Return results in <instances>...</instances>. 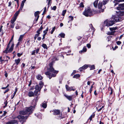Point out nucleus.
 Instances as JSON below:
<instances>
[{
	"label": "nucleus",
	"mask_w": 124,
	"mask_h": 124,
	"mask_svg": "<svg viewBox=\"0 0 124 124\" xmlns=\"http://www.w3.org/2000/svg\"><path fill=\"white\" fill-rule=\"evenodd\" d=\"M54 62V61L50 63L49 64V67L47 68L48 71L45 72V74L47 76V77L50 79L52 77H55L56 76V74L58 73L59 71L56 70L54 69L53 65Z\"/></svg>",
	"instance_id": "nucleus-1"
},
{
	"label": "nucleus",
	"mask_w": 124,
	"mask_h": 124,
	"mask_svg": "<svg viewBox=\"0 0 124 124\" xmlns=\"http://www.w3.org/2000/svg\"><path fill=\"white\" fill-rule=\"evenodd\" d=\"M100 12L94 10H92L90 7H87L85 9L83 14L86 17H91L94 14L99 13Z\"/></svg>",
	"instance_id": "nucleus-2"
},
{
	"label": "nucleus",
	"mask_w": 124,
	"mask_h": 124,
	"mask_svg": "<svg viewBox=\"0 0 124 124\" xmlns=\"http://www.w3.org/2000/svg\"><path fill=\"white\" fill-rule=\"evenodd\" d=\"M32 106L26 108L25 110L20 111L19 112V113L20 115H29L32 112Z\"/></svg>",
	"instance_id": "nucleus-3"
},
{
	"label": "nucleus",
	"mask_w": 124,
	"mask_h": 124,
	"mask_svg": "<svg viewBox=\"0 0 124 124\" xmlns=\"http://www.w3.org/2000/svg\"><path fill=\"white\" fill-rule=\"evenodd\" d=\"M29 116H24L21 115H19L17 117L19 120V121L22 124L26 122V120L28 118Z\"/></svg>",
	"instance_id": "nucleus-4"
},
{
	"label": "nucleus",
	"mask_w": 124,
	"mask_h": 124,
	"mask_svg": "<svg viewBox=\"0 0 124 124\" xmlns=\"http://www.w3.org/2000/svg\"><path fill=\"white\" fill-rule=\"evenodd\" d=\"M115 21L113 18L109 20H107L105 21L104 24L105 25L109 27L113 25L115 23Z\"/></svg>",
	"instance_id": "nucleus-5"
},
{
	"label": "nucleus",
	"mask_w": 124,
	"mask_h": 124,
	"mask_svg": "<svg viewBox=\"0 0 124 124\" xmlns=\"http://www.w3.org/2000/svg\"><path fill=\"white\" fill-rule=\"evenodd\" d=\"M98 8L100 9L99 11H98L100 12L99 13H101V12H103L104 9L105 8V6L102 5V2L101 1H99V2L98 5Z\"/></svg>",
	"instance_id": "nucleus-6"
},
{
	"label": "nucleus",
	"mask_w": 124,
	"mask_h": 124,
	"mask_svg": "<svg viewBox=\"0 0 124 124\" xmlns=\"http://www.w3.org/2000/svg\"><path fill=\"white\" fill-rule=\"evenodd\" d=\"M116 22L120 21L123 20V18H122L120 16H115L114 17L112 18Z\"/></svg>",
	"instance_id": "nucleus-7"
},
{
	"label": "nucleus",
	"mask_w": 124,
	"mask_h": 124,
	"mask_svg": "<svg viewBox=\"0 0 124 124\" xmlns=\"http://www.w3.org/2000/svg\"><path fill=\"white\" fill-rule=\"evenodd\" d=\"M40 12L39 11H37L35 12L34 13L35 16L36 17H37V18L34 21V22H35V23H36L38 21L39 17V14H40Z\"/></svg>",
	"instance_id": "nucleus-8"
},
{
	"label": "nucleus",
	"mask_w": 124,
	"mask_h": 124,
	"mask_svg": "<svg viewBox=\"0 0 124 124\" xmlns=\"http://www.w3.org/2000/svg\"><path fill=\"white\" fill-rule=\"evenodd\" d=\"M65 87L67 91H70L72 90L74 91L75 90L74 89V87H69L67 85H65Z\"/></svg>",
	"instance_id": "nucleus-9"
},
{
	"label": "nucleus",
	"mask_w": 124,
	"mask_h": 124,
	"mask_svg": "<svg viewBox=\"0 0 124 124\" xmlns=\"http://www.w3.org/2000/svg\"><path fill=\"white\" fill-rule=\"evenodd\" d=\"M21 60L19 59H16L15 60V63H14L13 64V66L15 65L16 64V65L15 66V68H17L18 67L17 65L20 63V61Z\"/></svg>",
	"instance_id": "nucleus-10"
},
{
	"label": "nucleus",
	"mask_w": 124,
	"mask_h": 124,
	"mask_svg": "<svg viewBox=\"0 0 124 124\" xmlns=\"http://www.w3.org/2000/svg\"><path fill=\"white\" fill-rule=\"evenodd\" d=\"M38 99V96L37 97L35 98L32 101V103L34 104L33 107L35 108V106L36 105L37 103V102Z\"/></svg>",
	"instance_id": "nucleus-11"
},
{
	"label": "nucleus",
	"mask_w": 124,
	"mask_h": 124,
	"mask_svg": "<svg viewBox=\"0 0 124 124\" xmlns=\"http://www.w3.org/2000/svg\"><path fill=\"white\" fill-rule=\"evenodd\" d=\"M18 121L17 120H13L7 122L6 124H18Z\"/></svg>",
	"instance_id": "nucleus-12"
},
{
	"label": "nucleus",
	"mask_w": 124,
	"mask_h": 124,
	"mask_svg": "<svg viewBox=\"0 0 124 124\" xmlns=\"http://www.w3.org/2000/svg\"><path fill=\"white\" fill-rule=\"evenodd\" d=\"M124 1V0H115L113 1V3H115L114 6H116L118 4V2Z\"/></svg>",
	"instance_id": "nucleus-13"
},
{
	"label": "nucleus",
	"mask_w": 124,
	"mask_h": 124,
	"mask_svg": "<svg viewBox=\"0 0 124 124\" xmlns=\"http://www.w3.org/2000/svg\"><path fill=\"white\" fill-rule=\"evenodd\" d=\"M64 96L69 101L72 100L73 98V95L69 96L67 94H64Z\"/></svg>",
	"instance_id": "nucleus-14"
},
{
	"label": "nucleus",
	"mask_w": 124,
	"mask_h": 124,
	"mask_svg": "<svg viewBox=\"0 0 124 124\" xmlns=\"http://www.w3.org/2000/svg\"><path fill=\"white\" fill-rule=\"evenodd\" d=\"M88 67V66L87 65H84L83 66L80 68L79 69V70L80 71H81L83 70H84L85 69H86Z\"/></svg>",
	"instance_id": "nucleus-15"
},
{
	"label": "nucleus",
	"mask_w": 124,
	"mask_h": 124,
	"mask_svg": "<svg viewBox=\"0 0 124 124\" xmlns=\"http://www.w3.org/2000/svg\"><path fill=\"white\" fill-rule=\"evenodd\" d=\"M40 49L39 48H37L36 50H34L32 51V53L31 54L32 55H35V53H36V54H38L39 53V51Z\"/></svg>",
	"instance_id": "nucleus-16"
},
{
	"label": "nucleus",
	"mask_w": 124,
	"mask_h": 124,
	"mask_svg": "<svg viewBox=\"0 0 124 124\" xmlns=\"http://www.w3.org/2000/svg\"><path fill=\"white\" fill-rule=\"evenodd\" d=\"M52 112H54L53 114L54 115H59L60 113L59 110H53L52 111Z\"/></svg>",
	"instance_id": "nucleus-17"
},
{
	"label": "nucleus",
	"mask_w": 124,
	"mask_h": 124,
	"mask_svg": "<svg viewBox=\"0 0 124 124\" xmlns=\"http://www.w3.org/2000/svg\"><path fill=\"white\" fill-rule=\"evenodd\" d=\"M34 93L32 91H29L28 94V95L29 97L34 96Z\"/></svg>",
	"instance_id": "nucleus-18"
},
{
	"label": "nucleus",
	"mask_w": 124,
	"mask_h": 124,
	"mask_svg": "<svg viewBox=\"0 0 124 124\" xmlns=\"http://www.w3.org/2000/svg\"><path fill=\"white\" fill-rule=\"evenodd\" d=\"M119 6L117 8V9L118 10H121L122 8L121 7H124V3L118 5Z\"/></svg>",
	"instance_id": "nucleus-19"
},
{
	"label": "nucleus",
	"mask_w": 124,
	"mask_h": 124,
	"mask_svg": "<svg viewBox=\"0 0 124 124\" xmlns=\"http://www.w3.org/2000/svg\"><path fill=\"white\" fill-rule=\"evenodd\" d=\"M36 77L38 80H41L43 78V77L40 74H38L36 76Z\"/></svg>",
	"instance_id": "nucleus-20"
},
{
	"label": "nucleus",
	"mask_w": 124,
	"mask_h": 124,
	"mask_svg": "<svg viewBox=\"0 0 124 124\" xmlns=\"http://www.w3.org/2000/svg\"><path fill=\"white\" fill-rule=\"evenodd\" d=\"M26 0H23V1L21 4V7L20 8V10H22L23 8V6L24 5V3L26 1Z\"/></svg>",
	"instance_id": "nucleus-21"
},
{
	"label": "nucleus",
	"mask_w": 124,
	"mask_h": 124,
	"mask_svg": "<svg viewBox=\"0 0 124 124\" xmlns=\"http://www.w3.org/2000/svg\"><path fill=\"white\" fill-rule=\"evenodd\" d=\"M87 51V49L86 47H83V49L82 50H81L79 51V53H84L86 52Z\"/></svg>",
	"instance_id": "nucleus-22"
},
{
	"label": "nucleus",
	"mask_w": 124,
	"mask_h": 124,
	"mask_svg": "<svg viewBox=\"0 0 124 124\" xmlns=\"http://www.w3.org/2000/svg\"><path fill=\"white\" fill-rule=\"evenodd\" d=\"M21 10H20V9L18 11H17L16 12V13H15V14L14 15V16L13 17H16V18H17V16H18V15L19 14L20 11Z\"/></svg>",
	"instance_id": "nucleus-23"
},
{
	"label": "nucleus",
	"mask_w": 124,
	"mask_h": 124,
	"mask_svg": "<svg viewBox=\"0 0 124 124\" xmlns=\"http://www.w3.org/2000/svg\"><path fill=\"white\" fill-rule=\"evenodd\" d=\"M95 116V114L94 113H93L89 117V119L90 120V121H91L92 120V118L94 117Z\"/></svg>",
	"instance_id": "nucleus-24"
},
{
	"label": "nucleus",
	"mask_w": 124,
	"mask_h": 124,
	"mask_svg": "<svg viewBox=\"0 0 124 124\" xmlns=\"http://www.w3.org/2000/svg\"><path fill=\"white\" fill-rule=\"evenodd\" d=\"M16 17H13L12 18L11 20V23L12 24H13L15 22L16 20Z\"/></svg>",
	"instance_id": "nucleus-25"
},
{
	"label": "nucleus",
	"mask_w": 124,
	"mask_h": 124,
	"mask_svg": "<svg viewBox=\"0 0 124 124\" xmlns=\"http://www.w3.org/2000/svg\"><path fill=\"white\" fill-rule=\"evenodd\" d=\"M41 88H40V87L39 86V85H36L35 86L36 90L40 91Z\"/></svg>",
	"instance_id": "nucleus-26"
},
{
	"label": "nucleus",
	"mask_w": 124,
	"mask_h": 124,
	"mask_svg": "<svg viewBox=\"0 0 124 124\" xmlns=\"http://www.w3.org/2000/svg\"><path fill=\"white\" fill-rule=\"evenodd\" d=\"M98 2L97 1L95 0L93 2V5L94 7L96 8L98 5Z\"/></svg>",
	"instance_id": "nucleus-27"
},
{
	"label": "nucleus",
	"mask_w": 124,
	"mask_h": 124,
	"mask_svg": "<svg viewBox=\"0 0 124 124\" xmlns=\"http://www.w3.org/2000/svg\"><path fill=\"white\" fill-rule=\"evenodd\" d=\"M65 34L64 33H61L59 35L58 37L59 36L60 37H61V38H64L65 37Z\"/></svg>",
	"instance_id": "nucleus-28"
},
{
	"label": "nucleus",
	"mask_w": 124,
	"mask_h": 124,
	"mask_svg": "<svg viewBox=\"0 0 124 124\" xmlns=\"http://www.w3.org/2000/svg\"><path fill=\"white\" fill-rule=\"evenodd\" d=\"M80 75L79 74H77L74 75L73 77V78H78L80 77Z\"/></svg>",
	"instance_id": "nucleus-29"
},
{
	"label": "nucleus",
	"mask_w": 124,
	"mask_h": 124,
	"mask_svg": "<svg viewBox=\"0 0 124 124\" xmlns=\"http://www.w3.org/2000/svg\"><path fill=\"white\" fill-rule=\"evenodd\" d=\"M90 28L93 31H95V28L93 27V25L92 24H90L89 25Z\"/></svg>",
	"instance_id": "nucleus-30"
},
{
	"label": "nucleus",
	"mask_w": 124,
	"mask_h": 124,
	"mask_svg": "<svg viewBox=\"0 0 124 124\" xmlns=\"http://www.w3.org/2000/svg\"><path fill=\"white\" fill-rule=\"evenodd\" d=\"M42 46L44 48L47 49L48 48L46 45L45 44H43Z\"/></svg>",
	"instance_id": "nucleus-31"
},
{
	"label": "nucleus",
	"mask_w": 124,
	"mask_h": 124,
	"mask_svg": "<svg viewBox=\"0 0 124 124\" xmlns=\"http://www.w3.org/2000/svg\"><path fill=\"white\" fill-rule=\"evenodd\" d=\"M39 91L35 90V91H34V94L38 96V95H39V94H38V93L39 92Z\"/></svg>",
	"instance_id": "nucleus-32"
},
{
	"label": "nucleus",
	"mask_w": 124,
	"mask_h": 124,
	"mask_svg": "<svg viewBox=\"0 0 124 124\" xmlns=\"http://www.w3.org/2000/svg\"><path fill=\"white\" fill-rule=\"evenodd\" d=\"M43 82L41 81H40L39 84V85L40 86V88H42L43 85Z\"/></svg>",
	"instance_id": "nucleus-33"
},
{
	"label": "nucleus",
	"mask_w": 124,
	"mask_h": 124,
	"mask_svg": "<svg viewBox=\"0 0 124 124\" xmlns=\"http://www.w3.org/2000/svg\"><path fill=\"white\" fill-rule=\"evenodd\" d=\"M24 36V35H20V36L18 40V41H21L22 40V39L23 38Z\"/></svg>",
	"instance_id": "nucleus-34"
},
{
	"label": "nucleus",
	"mask_w": 124,
	"mask_h": 124,
	"mask_svg": "<svg viewBox=\"0 0 124 124\" xmlns=\"http://www.w3.org/2000/svg\"><path fill=\"white\" fill-rule=\"evenodd\" d=\"M43 29V27H42V25L39 29V30L37 31V33H40L39 32L40 31L42 30Z\"/></svg>",
	"instance_id": "nucleus-35"
},
{
	"label": "nucleus",
	"mask_w": 124,
	"mask_h": 124,
	"mask_svg": "<svg viewBox=\"0 0 124 124\" xmlns=\"http://www.w3.org/2000/svg\"><path fill=\"white\" fill-rule=\"evenodd\" d=\"M117 29V27H113V28H109V29L111 31H112L113 30H116Z\"/></svg>",
	"instance_id": "nucleus-36"
},
{
	"label": "nucleus",
	"mask_w": 124,
	"mask_h": 124,
	"mask_svg": "<svg viewBox=\"0 0 124 124\" xmlns=\"http://www.w3.org/2000/svg\"><path fill=\"white\" fill-rule=\"evenodd\" d=\"M42 106L43 108H45L47 106L46 104L45 103H42Z\"/></svg>",
	"instance_id": "nucleus-37"
},
{
	"label": "nucleus",
	"mask_w": 124,
	"mask_h": 124,
	"mask_svg": "<svg viewBox=\"0 0 124 124\" xmlns=\"http://www.w3.org/2000/svg\"><path fill=\"white\" fill-rule=\"evenodd\" d=\"M108 2V0H103V4L105 5Z\"/></svg>",
	"instance_id": "nucleus-38"
},
{
	"label": "nucleus",
	"mask_w": 124,
	"mask_h": 124,
	"mask_svg": "<svg viewBox=\"0 0 124 124\" xmlns=\"http://www.w3.org/2000/svg\"><path fill=\"white\" fill-rule=\"evenodd\" d=\"M48 31V27L45 30L43 31V33L44 34H45L46 35L47 33V32Z\"/></svg>",
	"instance_id": "nucleus-39"
},
{
	"label": "nucleus",
	"mask_w": 124,
	"mask_h": 124,
	"mask_svg": "<svg viewBox=\"0 0 124 124\" xmlns=\"http://www.w3.org/2000/svg\"><path fill=\"white\" fill-rule=\"evenodd\" d=\"M79 7L81 8H84V5L83 2H82L79 4Z\"/></svg>",
	"instance_id": "nucleus-40"
},
{
	"label": "nucleus",
	"mask_w": 124,
	"mask_h": 124,
	"mask_svg": "<svg viewBox=\"0 0 124 124\" xmlns=\"http://www.w3.org/2000/svg\"><path fill=\"white\" fill-rule=\"evenodd\" d=\"M115 32V31H113L112 32H108V35H113L114 34V33Z\"/></svg>",
	"instance_id": "nucleus-41"
},
{
	"label": "nucleus",
	"mask_w": 124,
	"mask_h": 124,
	"mask_svg": "<svg viewBox=\"0 0 124 124\" xmlns=\"http://www.w3.org/2000/svg\"><path fill=\"white\" fill-rule=\"evenodd\" d=\"M66 12V10H63L62 12V15L63 16H64Z\"/></svg>",
	"instance_id": "nucleus-42"
},
{
	"label": "nucleus",
	"mask_w": 124,
	"mask_h": 124,
	"mask_svg": "<svg viewBox=\"0 0 124 124\" xmlns=\"http://www.w3.org/2000/svg\"><path fill=\"white\" fill-rule=\"evenodd\" d=\"M55 27H54L53 28L52 30H51V34H52L53 33L55 29Z\"/></svg>",
	"instance_id": "nucleus-43"
},
{
	"label": "nucleus",
	"mask_w": 124,
	"mask_h": 124,
	"mask_svg": "<svg viewBox=\"0 0 124 124\" xmlns=\"http://www.w3.org/2000/svg\"><path fill=\"white\" fill-rule=\"evenodd\" d=\"M95 69V66L93 65H92L90 67V70H93Z\"/></svg>",
	"instance_id": "nucleus-44"
},
{
	"label": "nucleus",
	"mask_w": 124,
	"mask_h": 124,
	"mask_svg": "<svg viewBox=\"0 0 124 124\" xmlns=\"http://www.w3.org/2000/svg\"><path fill=\"white\" fill-rule=\"evenodd\" d=\"M69 18H70V20L71 21H72L73 19V17L72 16H69Z\"/></svg>",
	"instance_id": "nucleus-45"
},
{
	"label": "nucleus",
	"mask_w": 124,
	"mask_h": 124,
	"mask_svg": "<svg viewBox=\"0 0 124 124\" xmlns=\"http://www.w3.org/2000/svg\"><path fill=\"white\" fill-rule=\"evenodd\" d=\"M8 49H7L6 48V50L5 51H3V53L7 54V53H8V52H8Z\"/></svg>",
	"instance_id": "nucleus-46"
},
{
	"label": "nucleus",
	"mask_w": 124,
	"mask_h": 124,
	"mask_svg": "<svg viewBox=\"0 0 124 124\" xmlns=\"http://www.w3.org/2000/svg\"><path fill=\"white\" fill-rule=\"evenodd\" d=\"M104 107V106H103L101 107L99 109H98L97 111L98 112L100 111L101 110L102 108H103Z\"/></svg>",
	"instance_id": "nucleus-47"
},
{
	"label": "nucleus",
	"mask_w": 124,
	"mask_h": 124,
	"mask_svg": "<svg viewBox=\"0 0 124 124\" xmlns=\"http://www.w3.org/2000/svg\"><path fill=\"white\" fill-rule=\"evenodd\" d=\"M116 44L118 45H120L121 43V42L120 41H118L116 42Z\"/></svg>",
	"instance_id": "nucleus-48"
},
{
	"label": "nucleus",
	"mask_w": 124,
	"mask_h": 124,
	"mask_svg": "<svg viewBox=\"0 0 124 124\" xmlns=\"http://www.w3.org/2000/svg\"><path fill=\"white\" fill-rule=\"evenodd\" d=\"M37 34H36L35 35V36L37 37H38L39 35L40 34V33H38Z\"/></svg>",
	"instance_id": "nucleus-49"
},
{
	"label": "nucleus",
	"mask_w": 124,
	"mask_h": 124,
	"mask_svg": "<svg viewBox=\"0 0 124 124\" xmlns=\"http://www.w3.org/2000/svg\"><path fill=\"white\" fill-rule=\"evenodd\" d=\"M56 8V7L55 6H54L52 8V9L53 10H55Z\"/></svg>",
	"instance_id": "nucleus-50"
},
{
	"label": "nucleus",
	"mask_w": 124,
	"mask_h": 124,
	"mask_svg": "<svg viewBox=\"0 0 124 124\" xmlns=\"http://www.w3.org/2000/svg\"><path fill=\"white\" fill-rule=\"evenodd\" d=\"M46 7H45L44 8V11L43 12V14H42V15H43L44 14V13L46 11Z\"/></svg>",
	"instance_id": "nucleus-51"
},
{
	"label": "nucleus",
	"mask_w": 124,
	"mask_h": 124,
	"mask_svg": "<svg viewBox=\"0 0 124 124\" xmlns=\"http://www.w3.org/2000/svg\"><path fill=\"white\" fill-rule=\"evenodd\" d=\"M9 90V89L8 88L7 90H5V91L4 92V93L5 94L7 92H8Z\"/></svg>",
	"instance_id": "nucleus-52"
},
{
	"label": "nucleus",
	"mask_w": 124,
	"mask_h": 124,
	"mask_svg": "<svg viewBox=\"0 0 124 124\" xmlns=\"http://www.w3.org/2000/svg\"><path fill=\"white\" fill-rule=\"evenodd\" d=\"M15 25V24L14 23L10 25V27L11 28H14Z\"/></svg>",
	"instance_id": "nucleus-53"
},
{
	"label": "nucleus",
	"mask_w": 124,
	"mask_h": 124,
	"mask_svg": "<svg viewBox=\"0 0 124 124\" xmlns=\"http://www.w3.org/2000/svg\"><path fill=\"white\" fill-rule=\"evenodd\" d=\"M87 46L88 48H90L91 47V45L90 44H87Z\"/></svg>",
	"instance_id": "nucleus-54"
},
{
	"label": "nucleus",
	"mask_w": 124,
	"mask_h": 124,
	"mask_svg": "<svg viewBox=\"0 0 124 124\" xmlns=\"http://www.w3.org/2000/svg\"><path fill=\"white\" fill-rule=\"evenodd\" d=\"M16 93L14 92V93L13 96L11 97V99H12L14 97L15 94H16Z\"/></svg>",
	"instance_id": "nucleus-55"
},
{
	"label": "nucleus",
	"mask_w": 124,
	"mask_h": 124,
	"mask_svg": "<svg viewBox=\"0 0 124 124\" xmlns=\"http://www.w3.org/2000/svg\"><path fill=\"white\" fill-rule=\"evenodd\" d=\"M13 49L11 48H10L8 50V52H11L12 51Z\"/></svg>",
	"instance_id": "nucleus-56"
},
{
	"label": "nucleus",
	"mask_w": 124,
	"mask_h": 124,
	"mask_svg": "<svg viewBox=\"0 0 124 124\" xmlns=\"http://www.w3.org/2000/svg\"><path fill=\"white\" fill-rule=\"evenodd\" d=\"M25 64L24 63H23L22 64V65L21 66V67L22 68L24 67L25 66Z\"/></svg>",
	"instance_id": "nucleus-57"
},
{
	"label": "nucleus",
	"mask_w": 124,
	"mask_h": 124,
	"mask_svg": "<svg viewBox=\"0 0 124 124\" xmlns=\"http://www.w3.org/2000/svg\"><path fill=\"white\" fill-rule=\"evenodd\" d=\"M2 57H0V61L2 63V62L3 61H4V60H2Z\"/></svg>",
	"instance_id": "nucleus-58"
},
{
	"label": "nucleus",
	"mask_w": 124,
	"mask_h": 124,
	"mask_svg": "<svg viewBox=\"0 0 124 124\" xmlns=\"http://www.w3.org/2000/svg\"><path fill=\"white\" fill-rule=\"evenodd\" d=\"M22 54H21L19 53H18L17 54V55L18 57L22 55Z\"/></svg>",
	"instance_id": "nucleus-59"
},
{
	"label": "nucleus",
	"mask_w": 124,
	"mask_h": 124,
	"mask_svg": "<svg viewBox=\"0 0 124 124\" xmlns=\"http://www.w3.org/2000/svg\"><path fill=\"white\" fill-rule=\"evenodd\" d=\"M108 89L109 92H110V91H111L112 90H113L111 87H109L108 88Z\"/></svg>",
	"instance_id": "nucleus-60"
},
{
	"label": "nucleus",
	"mask_w": 124,
	"mask_h": 124,
	"mask_svg": "<svg viewBox=\"0 0 124 124\" xmlns=\"http://www.w3.org/2000/svg\"><path fill=\"white\" fill-rule=\"evenodd\" d=\"M8 103V102H7V101H6L4 102V104L5 105V106H7V104Z\"/></svg>",
	"instance_id": "nucleus-61"
},
{
	"label": "nucleus",
	"mask_w": 124,
	"mask_h": 124,
	"mask_svg": "<svg viewBox=\"0 0 124 124\" xmlns=\"http://www.w3.org/2000/svg\"><path fill=\"white\" fill-rule=\"evenodd\" d=\"M31 80H30V81L29 82V84L28 85V86H30V85H31Z\"/></svg>",
	"instance_id": "nucleus-62"
},
{
	"label": "nucleus",
	"mask_w": 124,
	"mask_h": 124,
	"mask_svg": "<svg viewBox=\"0 0 124 124\" xmlns=\"http://www.w3.org/2000/svg\"><path fill=\"white\" fill-rule=\"evenodd\" d=\"M11 4H12V2H11V1L9 2L8 3V7H10L11 5Z\"/></svg>",
	"instance_id": "nucleus-63"
},
{
	"label": "nucleus",
	"mask_w": 124,
	"mask_h": 124,
	"mask_svg": "<svg viewBox=\"0 0 124 124\" xmlns=\"http://www.w3.org/2000/svg\"><path fill=\"white\" fill-rule=\"evenodd\" d=\"M118 48V47L117 46H116L114 48H113V49L114 50H115L117 48Z\"/></svg>",
	"instance_id": "nucleus-64"
}]
</instances>
